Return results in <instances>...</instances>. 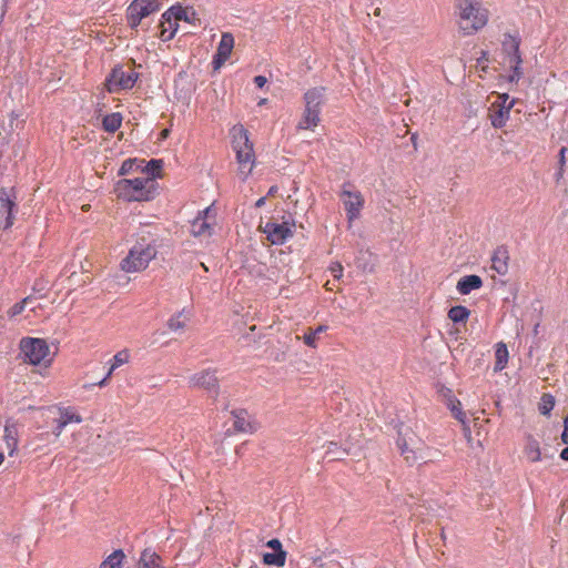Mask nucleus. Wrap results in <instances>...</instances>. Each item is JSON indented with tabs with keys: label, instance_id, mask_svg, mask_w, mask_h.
Instances as JSON below:
<instances>
[{
	"label": "nucleus",
	"instance_id": "obj_1",
	"mask_svg": "<svg viewBox=\"0 0 568 568\" xmlns=\"http://www.w3.org/2000/svg\"><path fill=\"white\" fill-rule=\"evenodd\" d=\"M455 14L459 31L473 36L485 28L489 11L481 0H455Z\"/></svg>",
	"mask_w": 568,
	"mask_h": 568
},
{
	"label": "nucleus",
	"instance_id": "obj_2",
	"mask_svg": "<svg viewBox=\"0 0 568 568\" xmlns=\"http://www.w3.org/2000/svg\"><path fill=\"white\" fill-rule=\"evenodd\" d=\"M232 146L239 164V175L245 181L255 166V153L253 143L248 139V132L243 125H234L231 130Z\"/></svg>",
	"mask_w": 568,
	"mask_h": 568
},
{
	"label": "nucleus",
	"instance_id": "obj_3",
	"mask_svg": "<svg viewBox=\"0 0 568 568\" xmlns=\"http://www.w3.org/2000/svg\"><path fill=\"white\" fill-rule=\"evenodd\" d=\"M115 193L124 201H150L155 194V182L153 179L136 178L123 179L116 182Z\"/></svg>",
	"mask_w": 568,
	"mask_h": 568
},
{
	"label": "nucleus",
	"instance_id": "obj_4",
	"mask_svg": "<svg viewBox=\"0 0 568 568\" xmlns=\"http://www.w3.org/2000/svg\"><path fill=\"white\" fill-rule=\"evenodd\" d=\"M156 254L158 251L154 244L138 242L130 248L126 256L122 258L120 268L125 273L142 272L155 258Z\"/></svg>",
	"mask_w": 568,
	"mask_h": 568
},
{
	"label": "nucleus",
	"instance_id": "obj_5",
	"mask_svg": "<svg viewBox=\"0 0 568 568\" xmlns=\"http://www.w3.org/2000/svg\"><path fill=\"white\" fill-rule=\"evenodd\" d=\"M325 89L312 88L304 94L305 110L297 124L298 130H313L320 123L321 106L324 103Z\"/></svg>",
	"mask_w": 568,
	"mask_h": 568
},
{
	"label": "nucleus",
	"instance_id": "obj_6",
	"mask_svg": "<svg viewBox=\"0 0 568 568\" xmlns=\"http://www.w3.org/2000/svg\"><path fill=\"white\" fill-rule=\"evenodd\" d=\"M20 349L31 365L48 366L51 363L49 345L42 338L24 337L20 342Z\"/></svg>",
	"mask_w": 568,
	"mask_h": 568
},
{
	"label": "nucleus",
	"instance_id": "obj_7",
	"mask_svg": "<svg viewBox=\"0 0 568 568\" xmlns=\"http://www.w3.org/2000/svg\"><path fill=\"white\" fill-rule=\"evenodd\" d=\"M519 40L509 34H507L503 41V52L505 54L504 64L511 70V73L508 75L509 82H518L523 77V60L519 52Z\"/></svg>",
	"mask_w": 568,
	"mask_h": 568
},
{
	"label": "nucleus",
	"instance_id": "obj_8",
	"mask_svg": "<svg viewBox=\"0 0 568 568\" xmlns=\"http://www.w3.org/2000/svg\"><path fill=\"white\" fill-rule=\"evenodd\" d=\"M158 0H133L126 10L128 23L132 29H136L142 19L159 11Z\"/></svg>",
	"mask_w": 568,
	"mask_h": 568
},
{
	"label": "nucleus",
	"instance_id": "obj_9",
	"mask_svg": "<svg viewBox=\"0 0 568 568\" xmlns=\"http://www.w3.org/2000/svg\"><path fill=\"white\" fill-rule=\"evenodd\" d=\"M396 445L400 452V455L409 466L424 458L422 454L423 444L415 438L414 434L399 433Z\"/></svg>",
	"mask_w": 568,
	"mask_h": 568
},
{
	"label": "nucleus",
	"instance_id": "obj_10",
	"mask_svg": "<svg viewBox=\"0 0 568 568\" xmlns=\"http://www.w3.org/2000/svg\"><path fill=\"white\" fill-rule=\"evenodd\" d=\"M341 199L346 212L348 226L351 227L353 222L361 216V212L365 203L364 197L359 191H353L344 186L341 193Z\"/></svg>",
	"mask_w": 568,
	"mask_h": 568
},
{
	"label": "nucleus",
	"instance_id": "obj_11",
	"mask_svg": "<svg viewBox=\"0 0 568 568\" xmlns=\"http://www.w3.org/2000/svg\"><path fill=\"white\" fill-rule=\"evenodd\" d=\"M138 80V73L134 71H125L122 67L112 70L106 79V88L111 93L133 88Z\"/></svg>",
	"mask_w": 568,
	"mask_h": 568
},
{
	"label": "nucleus",
	"instance_id": "obj_12",
	"mask_svg": "<svg viewBox=\"0 0 568 568\" xmlns=\"http://www.w3.org/2000/svg\"><path fill=\"white\" fill-rule=\"evenodd\" d=\"M295 223L284 221L282 223L267 222L264 226H261L263 233L266 234L267 240L274 245H281L288 239L293 237V229Z\"/></svg>",
	"mask_w": 568,
	"mask_h": 568
},
{
	"label": "nucleus",
	"instance_id": "obj_13",
	"mask_svg": "<svg viewBox=\"0 0 568 568\" xmlns=\"http://www.w3.org/2000/svg\"><path fill=\"white\" fill-rule=\"evenodd\" d=\"M16 211V196L7 189H0V227L8 230L13 225Z\"/></svg>",
	"mask_w": 568,
	"mask_h": 568
},
{
	"label": "nucleus",
	"instance_id": "obj_14",
	"mask_svg": "<svg viewBox=\"0 0 568 568\" xmlns=\"http://www.w3.org/2000/svg\"><path fill=\"white\" fill-rule=\"evenodd\" d=\"M215 221V213L211 206L199 212L191 225V233L194 236H209L212 233V226Z\"/></svg>",
	"mask_w": 568,
	"mask_h": 568
},
{
	"label": "nucleus",
	"instance_id": "obj_15",
	"mask_svg": "<svg viewBox=\"0 0 568 568\" xmlns=\"http://www.w3.org/2000/svg\"><path fill=\"white\" fill-rule=\"evenodd\" d=\"M190 385L204 388L210 395L216 397L219 393V381L215 372L203 371L190 377Z\"/></svg>",
	"mask_w": 568,
	"mask_h": 568
},
{
	"label": "nucleus",
	"instance_id": "obj_16",
	"mask_svg": "<svg viewBox=\"0 0 568 568\" xmlns=\"http://www.w3.org/2000/svg\"><path fill=\"white\" fill-rule=\"evenodd\" d=\"M234 48V37L230 32H223L221 36V41L217 45L216 53L213 58V63L215 68L221 67L225 61L230 58Z\"/></svg>",
	"mask_w": 568,
	"mask_h": 568
},
{
	"label": "nucleus",
	"instance_id": "obj_17",
	"mask_svg": "<svg viewBox=\"0 0 568 568\" xmlns=\"http://www.w3.org/2000/svg\"><path fill=\"white\" fill-rule=\"evenodd\" d=\"M179 20L176 19L174 11L169 8L161 17L160 21V38L162 41H170L174 38L179 24Z\"/></svg>",
	"mask_w": 568,
	"mask_h": 568
},
{
	"label": "nucleus",
	"instance_id": "obj_18",
	"mask_svg": "<svg viewBox=\"0 0 568 568\" xmlns=\"http://www.w3.org/2000/svg\"><path fill=\"white\" fill-rule=\"evenodd\" d=\"M514 103L515 101L511 100L507 105L491 104L489 119L494 128L500 129L507 123Z\"/></svg>",
	"mask_w": 568,
	"mask_h": 568
},
{
	"label": "nucleus",
	"instance_id": "obj_19",
	"mask_svg": "<svg viewBox=\"0 0 568 568\" xmlns=\"http://www.w3.org/2000/svg\"><path fill=\"white\" fill-rule=\"evenodd\" d=\"M509 252L505 246H498L491 256V268L499 275L508 272Z\"/></svg>",
	"mask_w": 568,
	"mask_h": 568
},
{
	"label": "nucleus",
	"instance_id": "obj_20",
	"mask_svg": "<svg viewBox=\"0 0 568 568\" xmlns=\"http://www.w3.org/2000/svg\"><path fill=\"white\" fill-rule=\"evenodd\" d=\"M483 286V280L478 275L463 276L456 285L459 294L467 295L471 291L479 290Z\"/></svg>",
	"mask_w": 568,
	"mask_h": 568
},
{
	"label": "nucleus",
	"instance_id": "obj_21",
	"mask_svg": "<svg viewBox=\"0 0 568 568\" xmlns=\"http://www.w3.org/2000/svg\"><path fill=\"white\" fill-rule=\"evenodd\" d=\"M136 568H163L162 558L151 548H146L141 552Z\"/></svg>",
	"mask_w": 568,
	"mask_h": 568
},
{
	"label": "nucleus",
	"instance_id": "obj_22",
	"mask_svg": "<svg viewBox=\"0 0 568 568\" xmlns=\"http://www.w3.org/2000/svg\"><path fill=\"white\" fill-rule=\"evenodd\" d=\"M19 432L18 427L13 423H7L4 426L3 440L8 449V454L12 456L18 447Z\"/></svg>",
	"mask_w": 568,
	"mask_h": 568
},
{
	"label": "nucleus",
	"instance_id": "obj_23",
	"mask_svg": "<svg viewBox=\"0 0 568 568\" xmlns=\"http://www.w3.org/2000/svg\"><path fill=\"white\" fill-rule=\"evenodd\" d=\"M524 455L531 463H536L541 459V450H540L539 442L530 435L526 437L525 446H524Z\"/></svg>",
	"mask_w": 568,
	"mask_h": 568
},
{
	"label": "nucleus",
	"instance_id": "obj_24",
	"mask_svg": "<svg viewBox=\"0 0 568 568\" xmlns=\"http://www.w3.org/2000/svg\"><path fill=\"white\" fill-rule=\"evenodd\" d=\"M495 372H501L508 363V349L505 343L499 342L496 344L495 351Z\"/></svg>",
	"mask_w": 568,
	"mask_h": 568
},
{
	"label": "nucleus",
	"instance_id": "obj_25",
	"mask_svg": "<svg viewBox=\"0 0 568 568\" xmlns=\"http://www.w3.org/2000/svg\"><path fill=\"white\" fill-rule=\"evenodd\" d=\"M124 559L123 550L116 549L100 564L99 568H122Z\"/></svg>",
	"mask_w": 568,
	"mask_h": 568
},
{
	"label": "nucleus",
	"instance_id": "obj_26",
	"mask_svg": "<svg viewBox=\"0 0 568 568\" xmlns=\"http://www.w3.org/2000/svg\"><path fill=\"white\" fill-rule=\"evenodd\" d=\"M171 9L174 11V14L179 21H185L192 24H195L196 21H199L195 11L191 8L172 6Z\"/></svg>",
	"mask_w": 568,
	"mask_h": 568
},
{
	"label": "nucleus",
	"instance_id": "obj_27",
	"mask_svg": "<svg viewBox=\"0 0 568 568\" xmlns=\"http://www.w3.org/2000/svg\"><path fill=\"white\" fill-rule=\"evenodd\" d=\"M234 418V428L237 432H252L253 427L251 426L250 420L247 419L246 410H236L233 412Z\"/></svg>",
	"mask_w": 568,
	"mask_h": 568
},
{
	"label": "nucleus",
	"instance_id": "obj_28",
	"mask_svg": "<svg viewBox=\"0 0 568 568\" xmlns=\"http://www.w3.org/2000/svg\"><path fill=\"white\" fill-rule=\"evenodd\" d=\"M122 123V115L118 112L108 114L103 118L102 125L106 132H115Z\"/></svg>",
	"mask_w": 568,
	"mask_h": 568
},
{
	"label": "nucleus",
	"instance_id": "obj_29",
	"mask_svg": "<svg viewBox=\"0 0 568 568\" xmlns=\"http://www.w3.org/2000/svg\"><path fill=\"white\" fill-rule=\"evenodd\" d=\"M470 315L468 308L462 305L453 306L448 311V318L454 323H465Z\"/></svg>",
	"mask_w": 568,
	"mask_h": 568
},
{
	"label": "nucleus",
	"instance_id": "obj_30",
	"mask_svg": "<svg viewBox=\"0 0 568 568\" xmlns=\"http://www.w3.org/2000/svg\"><path fill=\"white\" fill-rule=\"evenodd\" d=\"M129 361H130V352L128 349H122V351L118 352L111 359V365L108 371V376H112V374L114 373V371L118 367L129 363Z\"/></svg>",
	"mask_w": 568,
	"mask_h": 568
},
{
	"label": "nucleus",
	"instance_id": "obj_31",
	"mask_svg": "<svg viewBox=\"0 0 568 568\" xmlns=\"http://www.w3.org/2000/svg\"><path fill=\"white\" fill-rule=\"evenodd\" d=\"M189 321V316L185 314L184 310L174 314L168 321V326L171 331L176 332L185 327L186 322Z\"/></svg>",
	"mask_w": 568,
	"mask_h": 568
},
{
	"label": "nucleus",
	"instance_id": "obj_32",
	"mask_svg": "<svg viewBox=\"0 0 568 568\" xmlns=\"http://www.w3.org/2000/svg\"><path fill=\"white\" fill-rule=\"evenodd\" d=\"M59 412V419H61L65 425H69L71 423H82V417L71 407L60 408Z\"/></svg>",
	"mask_w": 568,
	"mask_h": 568
},
{
	"label": "nucleus",
	"instance_id": "obj_33",
	"mask_svg": "<svg viewBox=\"0 0 568 568\" xmlns=\"http://www.w3.org/2000/svg\"><path fill=\"white\" fill-rule=\"evenodd\" d=\"M285 560H286L285 551L267 552L263 556L264 564L270 565V566L282 567L285 565Z\"/></svg>",
	"mask_w": 568,
	"mask_h": 568
},
{
	"label": "nucleus",
	"instance_id": "obj_34",
	"mask_svg": "<svg viewBox=\"0 0 568 568\" xmlns=\"http://www.w3.org/2000/svg\"><path fill=\"white\" fill-rule=\"evenodd\" d=\"M162 166H163L162 160L152 159L146 163L143 171H145L148 174H150L152 176L151 179H153V178L160 176Z\"/></svg>",
	"mask_w": 568,
	"mask_h": 568
},
{
	"label": "nucleus",
	"instance_id": "obj_35",
	"mask_svg": "<svg viewBox=\"0 0 568 568\" xmlns=\"http://www.w3.org/2000/svg\"><path fill=\"white\" fill-rule=\"evenodd\" d=\"M325 329H326V326L321 325L316 329L310 331L308 333H305L304 336H303L304 343L307 346L315 348L318 334L324 332Z\"/></svg>",
	"mask_w": 568,
	"mask_h": 568
},
{
	"label": "nucleus",
	"instance_id": "obj_36",
	"mask_svg": "<svg viewBox=\"0 0 568 568\" xmlns=\"http://www.w3.org/2000/svg\"><path fill=\"white\" fill-rule=\"evenodd\" d=\"M555 406V399L550 394H544L539 403V412L542 415H548Z\"/></svg>",
	"mask_w": 568,
	"mask_h": 568
},
{
	"label": "nucleus",
	"instance_id": "obj_37",
	"mask_svg": "<svg viewBox=\"0 0 568 568\" xmlns=\"http://www.w3.org/2000/svg\"><path fill=\"white\" fill-rule=\"evenodd\" d=\"M30 301H31V296H27L22 301L16 303L12 307L9 308L8 316L10 318H12V317H16L17 315L21 314Z\"/></svg>",
	"mask_w": 568,
	"mask_h": 568
},
{
	"label": "nucleus",
	"instance_id": "obj_38",
	"mask_svg": "<svg viewBox=\"0 0 568 568\" xmlns=\"http://www.w3.org/2000/svg\"><path fill=\"white\" fill-rule=\"evenodd\" d=\"M450 409L453 412V415L456 419L464 422L465 414L463 413L460 408V402L457 399L450 400Z\"/></svg>",
	"mask_w": 568,
	"mask_h": 568
},
{
	"label": "nucleus",
	"instance_id": "obj_39",
	"mask_svg": "<svg viewBox=\"0 0 568 568\" xmlns=\"http://www.w3.org/2000/svg\"><path fill=\"white\" fill-rule=\"evenodd\" d=\"M136 164V160L135 159H128L125 160L120 170H119V175H126L129 174L130 172L133 171V168L134 165Z\"/></svg>",
	"mask_w": 568,
	"mask_h": 568
},
{
	"label": "nucleus",
	"instance_id": "obj_40",
	"mask_svg": "<svg viewBox=\"0 0 568 568\" xmlns=\"http://www.w3.org/2000/svg\"><path fill=\"white\" fill-rule=\"evenodd\" d=\"M329 271L332 273V275L335 277V278H341L342 275H343V266L341 263H334L332 264V266L329 267Z\"/></svg>",
	"mask_w": 568,
	"mask_h": 568
},
{
	"label": "nucleus",
	"instance_id": "obj_41",
	"mask_svg": "<svg viewBox=\"0 0 568 568\" xmlns=\"http://www.w3.org/2000/svg\"><path fill=\"white\" fill-rule=\"evenodd\" d=\"M266 546L268 548H272L275 551H283L282 550V544L278 539H271L267 541Z\"/></svg>",
	"mask_w": 568,
	"mask_h": 568
},
{
	"label": "nucleus",
	"instance_id": "obj_42",
	"mask_svg": "<svg viewBox=\"0 0 568 568\" xmlns=\"http://www.w3.org/2000/svg\"><path fill=\"white\" fill-rule=\"evenodd\" d=\"M65 426L67 425L61 419H57V426L53 429L54 436L59 437L62 434Z\"/></svg>",
	"mask_w": 568,
	"mask_h": 568
},
{
	"label": "nucleus",
	"instance_id": "obj_43",
	"mask_svg": "<svg viewBox=\"0 0 568 568\" xmlns=\"http://www.w3.org/2000/svg\"><path fill=\"white\" fill-rule=\"evenodd\" d=\"M267 80L264 75H256L254 78V83L257 88H263L266 84Z\"/></svg>",
	"mask_w": 568,
	"mask_h": 568
},
{
	"label": "nucleus",
	"instance_id": "obj_44",
	"mask_svg": "<svg viewBox=\"0 0 568 568\" xmlns=\"http://www.w3.org/2000/svg\"><path fill=\"white\" fill-rule=\"evenodd\" d=\"M508 100H509L508 94L504 93V94L498 95V100L494 103L500 104V105H507L510 102Z\"/></svg>",
	"mask_w": 568,
	"mask_h": 568
},
{
	"label": "nucleus",
	"instance_id": "obj_45",
	"mask_svg": "<svg viewBox=\"0 0 568 568\" xmlns=\"http://www.w3.org/2000/svg\"><path fill=\"white\" fill-rule=\"evenodd\" d=\"M565 153H566V148L564 146L559 151V164H560L561 169L565 165Z\"/></svg>",
	"mask_w": 568,
	"mask_h": 568
},
{
	"label": "nucleus",
	"instance_id": "obj_46",
	"mask_svg": "<svg viewBox=\"0 0 568 568\" xmlns=\"http://www.w3.org/2000/svg\"><path fill=\"white\" fill-rule=\"evenodd\" d=\"M111 376H108V374L104 376V378H102L100 382H98L95 385L99 386V387H104L109 379H110Z\"/></svg>",
	"mask_w": 568,
	"mask_h": 568
},
{
	"label": "nucleus",
	"instance_id": "obj_47",
	"mask_svg": "<svg viewBox=\"0 0 568 568\" xmlns=\"http://www.w3.org/2000/svg\"><path fill=\"white\" fill-rule=\"evenodd\" d=\"M560 458L564 460H568V446L561 450Z\"/></svg>",
	"mask_w": 568,
	"mask_h": 568
},
{
	"label": "nucleus",
	"instance_id": "obj_48",
	"mask_svg": "<svg viewBox=\"0 0 568 568\" xmlns=\"http://www.w3.org/2000/svg\"><path fill=\"white\" fill-rule=\"evenodd\" d=\"M265 201H266V199H265V197H261V199H258V200L255 202V206H256V207H262V206L265 204Z\"/></svg>",
	"mask_w": 568,
	"mask_h": 568
},
{
	"label": "nucleus",
	"instance_id": "obj_49",
	"mask_svg": "<svg viewBox=\"0 0 568 568\" xmlns=\"http://www.w3.org/2000/svg\"><path fill=\"white\" fill-rule=\"evenodd\" d=\"M276 192H277V187H276V186H272V187L268 190L267 195H274Z\"/></svg>",
	"mask_w": 568,
	"mask_h": 568
},
{
	"label": "nucleus",
	"instance_id": "obj_50",
	"mask_svg": "<svg viewBox=\"0 0 568 568\" xmlns=\"http://www.w3.org/2000/svg\"><path fill=\"white\" fill-rule=\"evenodd\" d=\"M161 134L163 138H166L169 134V130L168 129L163 130Z\"/></svg>",
	"mask_w": 568,
	"mask_h": 568
},
{
	"label": "nucleus",
	"instance_id": "obj_51",
	"mask_svg": "<svg viewBox=\"0 0 568 568\" xmlns=\"http://www.w3.org/2000/svg\"><path fill=\"white\" fill-rule=\"evenodd\" d=\"M265 102H266V99H263L260 101V104H265Z\"/></svg>",
	"mask_w": 568,
	"mask_h": 568
}]
</instances>
